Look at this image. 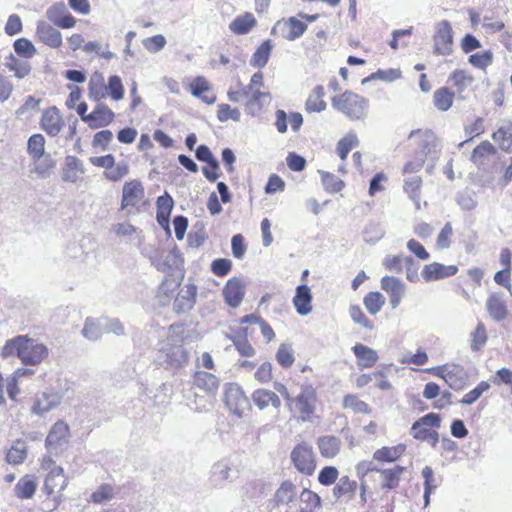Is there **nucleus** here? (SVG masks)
<instances>
[{
	"label": "nucleus",
	"instance_id": "423d86ee",
	"mask_svg": "<svg viewBox=\"0 0 512 512\" xmlns=\"http://www.w3.org/2000/svg\"><path fill=\"white\" fill-rule=\"evenodd\" d=\"M441 425V418L437 413H428L415 421L411 427V435L414 439L428 442L435 447L439 442L437 429Z\"/></svg>",
	"mask_w": 512,
	"mask_h": 512
},
{
	"label": "nucleus",
	"instance_id": "f257e3e1",
	"mask_svg": "<svg viewBox=\"0 0 512 512\" xmlns=\"http://www.w3.org/2000/svg\"><path fill=\"white\" fill-rule=\"evenodd\" d=\"M274 388L284 398L291 420L296 423H312L320 419L318 408L320 401L317 390L313 386L303 387L296 396H292L282 383H275Z\"/></svg>",
	"mask_w": 512,
	"mask_h": 512
},
{
	"label": "nucleus",
	"instance_id": "79ce46f5",
	"mask_svg": "<svg viewBox=\"0 0 512 512\" xmlns=\"http://www.w3.org/2000/svg\"><path fill=\"white\" fill-rule=\"evenodd\" d=\"M196 290L195 287L190 286L183 294L181 291L174 301V310L176 313H182L190 310L195 304Z\"/></svg>",
	"mask_w": 512,
	"mask_h": 512
},
{
	"label": "nucleus",
	"instance_id": "a878e982",
	"mask_svg": "<svg viewBox=\"0 0 512 512\" xmlns=\"http://www.w3.org/2000/svg\"><path fill=\"white\" fill-rule=\"evenodd\" d=\"M352 351L357 358V365L360 369L372 368L378 362V354L372 348L357 343L352 347Z\"/></svg>",
	"mask_w": 512,
	"mask_h": 512
},
{
	"label": "nucleus",
	"instance_id": "e433bc0d",
	"mask_svg": "<svg viewBox=\"0 0 512 512\" xmlns=\"http://www.w3.org/2000/svg\"><path fill=\"white\" fill-rule=\"evenodd\" d=\"M273 43L270 39L263 41L255 50L250 59V65L255 68H263L269 61Z\"/></svg>",
	"mask_w": 512,
	"mask_h": 512
},
{
	"label": "nucleus",
	"instance_id": "c756f323",
	"mask_svg": "<svg viewBox=\"0 0 512 512\" xmlns=\"http://www.w3.org/2000/svg\"><path fill=\"white\" fill-rule=\"evenodd\" d=\"M316 444L321 456L325 459L335 458L341 450L340 438L333 435L319 437Z\"/></svg>",
	"mask_w": 512,
	"mask_h": 512
},
{
	"label": "nucleus",
	"instance_id": "49530a36",
	"mask_svg": "<svg viewBox=\"0 0 512 512\" xmlns=\"http://www.w3.org/2000/svg\"><path fill=\"white\" fill-rule=\"evenodd\" d=\"M27 151L34 161H38L45 152V138L42 134H33L28 139Z\"/></svg>",
	"mask_w": 512,
	"mask_h": 512
},
{
	"label": "nucleus",
	"instance_id": "ea45409f",
	"mask_svg": "<svg viewBox=\"0 0 512 512\" xmlns=\"http://www.w3.org/2000/svg\"><path fill=\"white\" fill-rule=\"evenodd\" d=\"M27 458V446L26 443L17 439L13 442L11 447L8 449L6 453V461L12 465L22 464Z\"/></svg>",
	"mask_w": 512,
	"mask_h": 512
},
{
	"label": "nucleus",
	"instance_id": "c03bdc74",
	"mask_svg": "<svg viewBox=\"0 0 512 512\" xmlns=\"http://www.w3.org/2000/svg\"><path fill=\"white\" fill-rule=\"evenodd\" d=\"M359 145V139L354 132L343 136L336 145V152L342 161L347 159L348 154Z\"/></svg>",
	"mask_w": 512,
	"mask_h": 512
},
{
	"label": "nucleus",
	"instance_id": "bb28decb",
	"mask_svg": "<svg viewBox=\"0 0 512 512\" xmlns=\"http://www.w3.org/2000/svg\"><path fill=\"white\" fill-rule=\"evenodd\" d=\"M293 305L300 315H307L312 311V294L306 284L299 285L293 297Z\"/></svg>",
	"mask_w": 512,
	"mask_h": 512
},
{
	"label": "nucleus",
	"instance_id": "39448f33",
	"mask_svg": "<svg viewBox=\"0 0 512 512\" xmlns=\"http://www.w3.org/2000/svg\"><path fill=\"white\" fill-rule=\"evenodd\" d=\"M290 460L295 470L306 477L312 476L317 469V455L307 441H301L292 448Z\"/></svg>",
	"mask_w": 512,
	"mask_h": 512
},
{
	"label": "nucleus",
	"instance_id": "c85d7f7f",
	"mask_svg": "<svg viewBox=\"0 0 512 512\" xmlns=\"http://www.w3.org/2000/svg\"><path fill=\"white\" fill-rule=\"evenodd\" d=\"M88 96L92 101L99 102L108 97L107 84L101 72H94L88 83Z\"/></svg>",
	"mask_w": 512,
	"mask_h": 512
},
{
	"label": "nucleus",
	"instance_id": "dca6fc26",
	"mask_svg": "<svg viewBox=\"0 0 512 512\" xmlns=\"http://www.w3.org/2000/svg\"><path fill=\"white\" fill-rule=\"evenodd\" d=\"M35 37L39 42L53 49L60 48L63 43L61 32L43 20L37 22Z\"/></svg>",
	"mask_w": 512,
	"mask_h": 512
},
{
	"label": "nucleus",
	"instance_id": "4d7b16f0",
	"mask_svg": "<svg viewBox=\"0 0 512 512\" xmlns=\"http://www.w3.org/2000/svg\"><path fill=\"white\" fill-rule=\"evenodd\" d=\"M422 476L424 478V506H428L430 496L436 489L437 485L434 479V472L431 467L426 466L422 469Z\"/></svg>",
	"mask_w": 512,
	"mask_h": 512
},
{
	"label": "nucleus",
	"instance_id": "338daca9",
	"mask_svg": "<svg viewBox=\"0 0 512 512\" xmlns=\"http://www.w3.org/2000/svg\"><path fill=\"white\" fill-rule=\"evenodd\" d=\"M276 360L283 368L291 367L295 361L292 349L285 344H281L276 353Z\"/></svg>",
	"mask_w": 512,
	"mask_h": 512
},
{
	"label": "nucleus",
	"instance_id": "6ab92c4d",
	"mask_svg": "<svg viewBox=\"0 0 512 512\" xmlns=\"http://www.w3.org/2000/svg\"><path fill=\"white\" fill-rule=\"evenodd\" d=\"M115 119V114L106 104H98L86 117V124L91 129L103 128L110 125Z\"/></svg>",
	"mask_w": 512,
	"mask_h": 512
},
{
	"label": "nucleus",
	"instance_id": "f03ea898",
	"mask_svg": "<svg viewBox=\"0 0 512 512\" xmlns=\"http://www.w3.org/2000/svg\"><path fill=\"white\" fill-rule=\"evenodd\" d=\"M3 354L16 355L25 365H39L48 357V348L27 335H19L6 341Z\"/></svg>",
	"mask_w": 512,
	"mask_h": 512
},
{
	"label": "nucleus",
	"instance_id": "412c9836",
	"mask_svg": "<svg viewBox=\"0 0 512 512\" xmlns=\"http://www.w3.org/2000/svg\"><path fill=\"white\" fill-rule=\"evenodd\" d=\"M322 500L318 493L309 488H303L296 498L294 512H318Z\"/></svg>",
	"mask_w": 512,
	"mask_h": 512
},
{
	"label": "nucleus",
	"instance_id": "6e6552de",
	"mask_svg": "<svg viewBox=\"0 0 512 512\" xmlns=\"http://www.w3.org/2000/svg\"><path fill=\"white\" fill-rule=\"evenodd\" d=\"M70 437V429L66 422L57 421L50 429L46 440L45 446L47 451L59 457L67 449Z\"/></svg>",
	"mask_w": 512,
	"mask_h": 512
},
{
	"label": "nucleus",
	"instance_id": "7c9ffc66",
	"mask_svg": "<svg viewBox=\"0 0 512 512\" xmlns=\"http://www.w3.org/2000/svg\"><path fill=\"white\" fill-rule=\"evenodd\" d=\"M406 451L405 444H397L395 446H383L373 453V460L379 463L395 462L400 459Z\"/></svg>",
	"mask_w": 512,
	"mask_h": 512
},
{
	"label": "nucleus",
	"instance_id": "c9c22d12",
	"mask_svg": "<svg viewBox=\"0 0 512 512\" xmlns=\"http://www.w3.org/2000/svg\"><path fill=\"white\" fill-rule=\"evenodd\" d=\"M343 409L350 410L355 414L368 415L372 413L371 406L363 401L357 394H346L342 400Z\"/></svg>",
	"mask_w": 512,
	"mask_h": 512
},
{
	"label": "nucleus",
	"instance_id": "09e8293b",
	"mask_svg": "<svg viewBox=\"0 0 512 512\" xmlns=\"http://www.w3.org/2000/svg\"><path fill=\"white\" fill-rule=\"evenodd\" d=\"M189 360L188 352L182 345H172L167 352V362L172 367H181Z\"/></svg>",
	"mask_w": 512,
	"mask_h": 512
},
{
	"label": "nucleus",
	"instance_id": "bf43d9fd",
	"mask_svg": "<svg viewBox=\"0 0 512 512\" xmlns=\"http://www.w3.org/2000/svg\"><path fill=\"white\" fill-rule=\"evenodd\" d=\"M339 479V470L335 466H324L318 473L317 480L322 486L335 485Z\"/></svg>",
	"mask_w": 512,
	"mask_h": 512
},
{
	"label": "nucleus",
	"instance_id": "cd10ccee",
	"mask_svg": "<svg viewBox=\"0 0 512 512\" xmlns=\"http://www.w3.org/2000/svg\"><path fill=\"white\" fill-rule=\"evenodd\" d=\"M37 490V478L32 474L22 476L14 486V494L18 499L28 500L33 498Z\"/></svg>",
	"mask_w": 512,
	"mask_h": 512
},
{
	"label": "nucleus",
	"instance_id": "13d9d810",
	"mask_svg": "<svg viewBox=\"0 0 512 512\" xmlns=\"http://www.w3.org/2000/svg\"><path fill=\"white\" fill-rule=\"evenodd\" d=\"M321 180L325 191L331 194L338 193L345 187L343 180L329 172H324Z\"/></svg>",
	"mask_w": 512,
	"mask_h": 512
},
{
	"label": "nucleus",
	"instance_id": "b1692460",
	"mask_svg": "<svg viewBox=\"0 0 512 512\" xmlns=\"http://www.w3.org/2000/svg\"><path fill=\"white\" fill-rule=\"evenodd\" d=\"M174 206L173 198L165 192L156 200V219L165 230H169L170 215Z\"/></svg>",
	"mask_w": 512,
	"mask_h": 512
},
{
	"label": "nucleus",
	"instance_id": "0e129e2a",
	"mask_svg": "<svg viewBox=\"0 0 512 512\" xmlns=\"http://www.w3.org/2000/svg\"><path fill=\"white\" fill-rule=\"evenodd\" d=\"M113 497V487L110 484H102L91 494L90 499L93 503L101 504L110 501Z\"/></svg>",
	"mask_w": 512,
	"mask_h": 512
},
{
	"label": "nucleus",
	"instance_id": "774afa93",
	"mask_svg": "<svg viewBox=\"0 0 512 512\" xmlns=\"http://www.w3.org/2000/svg\"><path fill=\"white\" fill-rule=\"evenodd\" d=\"M57 403V396L54 394L48 395L43 393L38 397L34 403L33 410L36 413H43L50 410Z\"/></svg>",
	"mask_w": 512,
	"mask_h": 512
},
{
	"label": "nucleus",
	"instance_id": "72a5a7b5",
	"mask_svg": "<svg viewBox=\"0 0 512 512\" xmlns=\"http://www.w3.org/2000/svg\"><path fill=\"white\" fill-rule=\"evenodd\" d=\"M423 180L420 176H408L404 179L403 190L410 200H412L417 209H420L422 197Z\"/></svg>",
	"mask_w": 512,
	"mask_h": 512
},
{
	"label": "nucleus",
	"instance_id": "5fc2aeb1",
	"mask_svg": "<svg viewBox=\"0 0 512 512\" xmlns=\"http://www.w3.org/2000/svg\"><path fill=\"white\" fill-rule=\"evenodd\" d=\"M13 48L18 56L27 59L32 58L37 53L34 44L29 39L24 37L15 40Z\"/></svg>",
	"mask_w": 512,
	"mask_h": 512
},
{
	"label": "nucleus",
	"instance_id": "5701e85b",
	"mask_svg": "<svg viewBox=\"0 0 512 512\" xmlns=\"http://www.w3.org/2000/svg\"><path fill=\"white\" fill-rule=\"evenodd\" d=\"M218 378L206 371H196L193 375V386L207 396H215L219 389Z\"/></svg>",
	"mask_w": 512,
	"mask_h": 512
},
{
	"label": "nucleus",
	"instance_id": "f704fd0d",
	"mask_svg": "<svg viewBox=\"0 0 512 512\" xmlns=\"http://www.w3.org/2000/svg\"><path fill=\"white\" fill-rule=\"evenodd\" d=\"M84 173L81 161L75 156H68L62 169V179L65 182L75 183Z\"/></svg>",
	"mask_w": 512,
	"mask_h": 512
},
{
	"label": "nucleus",
	"instance_id": "4c0bfd02",
	"mask_svg": "<svg viewBox=\"0 0 512 512\" xmlns=\"http://www.w3.org/2000/svg\"><path fill=\"white\" fill-rule=\"evenodd\" d=\"M325 90L321 85L316 86L308 96L305 109L309 113L321 112L326 109V102L324 101Z\"/></svg>",
	"mask_w": 512,
	"mask_h": 512
},
{
	"label": "nucleus",
	"instance_id": "a211bd4d",
	"mask_svg": "<svg viewBox=\"0 0 512 512\" xmlns=\"http://www.w3.org/2000/svg\"><path fill=\"white\" fill-rule=\"evenodd\" d=\"M457 273L458 267L456 265H444L439 262L426 264L421 271V275L426 282L442 280Z\"/></svg>",
	"mask_w": 512,
	"mask_h": 512
},
{
	"label": "nucleus",
	"instance_id": "680f3d73",
	"mask_svg": "<svg viewBox=\"0 0 512 512\" xmlns=\"http://www.w3.org/2000/svg\"><path fill=\"white\" fill-rule=\"evenodd\" d=\"M240 117L241 113L238 108H233L226 103H221L217 106V119L220 122H226L228 120L238 122Z\"/></svg>",
	"mask_w": 512,
	"mask_h": 512
},
{
	"label": "nucleus",
	"instance_id": "864d4df0",
	"mask_svg": "<svg viewBox=\"0 0 512 512\" xmlns=\"http://www.w3.org/2000/svg\"><path fill=\"white\" fill-rule=\"evenodd\" d=\"M488 340L487 330L483 322H479L475 330L471 333V349L480 351Z\"/></svg>",
	"mask_w": 512,
	"mask_h": 512
},
{
	"label": "nucleus",
	"instance_id": "393cba45",
	"mask_svg": "<svg viewBox=\"0 0 512 512\" xmlns=\"http://www.w3.org/2000/svg\"><path fill=\"white\" fill-rule=\"evenodd\" d=\"M251 398L255 406L260 410H264L270 406L279 409L281 406L280 397L276 392L269 389H256L253 391Z\"/></svg>",
	"mask_w": 512,
	"mask_h": 512
},
{
	"label": "nucleus",
	"instance_id": "a19ab883",
	"mask_svg": "<svg viewBox=\"0 0 512 512\" xmlns=\"http://www.w3.org/2000/svg\"><path fill=\"white\" fill-rule=\"evenodd\" d=\"M495 153V147L489 141L485 140L473 149L470 160L475 165L481 166L484 165L488 158Z\"/></svg>",
	"mask_w": 512,
	"mask_h": 512
},
{
	"label": "nucleus",
	"instance_id": "9d476101",
	"mask_svg": "<svg viewBox=\"0 0 512 512\" xmlns=\"http://www.w3.org/2000/svg\"><path fill=\"white\" fill-rule=\"evenodd\" d=\"M67 485L68 478L64 474L63 468H54L47 473L44 479L43 492L47 497L57 500Z\"/></svg>",
	"mask_w": 512,
	"mask_h": 512
},
{
	"label": "nucleus",
	"instance_id": "6e6d98bb",
	"mask_svg": "<svg viewBox=\"0 0 512 512\" xmlns=\"http://www.w3.org/2000/svg\"><path fill=\"white\" fill-rule=\"evenodd\" d=\"M124 86L119 76L113 75L108 78L107 93L113 101H120L124 97Z\"/></svg>",
	"mask_w": 512,
	"mask_h": 512
},
{
	"label": "nucleus",
	"instance_id": "4468645a",
	"mask_svg": "<svg viewBox=\"0 0 512 512\" xmlns=\"http://www.w3.org/2000/svg\"><path fill=\"white\" fill-rule=\"evenodd\" d=\"M380 287L389 296L391 307L397 308L406 292L405 283L396 277L384 276L380 280Z\"/></svg>",
	"mask_w": 512,
	"mask_h": 512
},
{
	"label": "nucleus",
	"instance_id": "69168bd1",
	"mask_svg": "<svg viewBox=\"0 0 512 512\" xmlns=\"http://www.w3.org/2000/svg\"><path fill=\"white\" fill-rule=\"evenodd\" d=\"M129 173V166L126 162L122 161L114 164L108 171H104L106 179L112 182H118Z\"/></svg>",
	"mask_w": 512,
	"mask_h": 512
},
{
	"label": "nucleus",
	"instance_id": "2f4dec72",
	"mask_svg": "<svg viewBox=\"0 0 512 512\" xmlns=\"http://www.w3.org/2000/svg\"><path fill=\"white\" fill-rule=\"evenodd\" d=\"M382 478L381 487L384 490L396 489L406 468L396 465L392 468L377 470Z\"/></svg>",
	"mask_w": 512,
	"mask_h": 512
},
{
	"label": "nucleus",
	"instance_id": "58836bf2",
	"mask_svg": "<svg viewBox=\"0 0 512 512\" xmlns=\"http://www.w3.org/2000/svg\"><path fill=\"white\" fill-rule=\"evenodd\" d=\"M455 93L448 87H440L433 94V104L439 111L449 110L454 102Z\"/></svg>",
	"mask_w": 512,
	"mask_h": 512
},
{
	"label": "nucleus",
	"instance_id": "473e14b6",
	"mask_svg": "<svg viewBox=\"0 0 512 512\" xmlns=\"http://www.w3.org/2000/svg\"><path fill=\"white\" fill-rule=\"evenodd\" d=\"M257 25V20L253 13L245 12L244 14L238 15L229 24L230 31L235 35H244L249 33Z\"/></svg>",
	"mask_w": 512,
	"mask_h": 512
},
{
	"label": "nucleus",
	"instance_id": "2eb2a0df",
	"mask_svg": "<svg viewBox=\"0 0 512 512\" xmlns=\"http://www.w3.org/2000/svg\"><path fill=\"white\" fill-rule=\"evenodd\" d=\"M358 482L348 475L341 476L332 488V496L337 502L352 501L358 490Z\"/></svg>",
	"mask_w": 512,
	"mask_h": 512
},
{
	"label": "nucleus",
	"instance_id": "3c124183",
	"mask_svg": "<svg viewBox=\"0 0 512 512\" xmlns=\"http://www.w3.org/2000/svg\"><path fill=\"white\" fill-rule=\"evenodd\" d=\"M487 310L490 316L497 320H503L507 316V308L505 304L495 295H492L487 300Z\"/></svg>",
	"mask_w": 512,
	"mask_h": 512
},
{
	"label": "nucleus",
	"instance_id": "603ef678",
	"mask_svg": "<svg viewBox=\"0 0 512 512\" xmlns=\"http://www.w3.org/2000/svg\"><path fill=\"white\" fill-rule=\"evenodd\" d=\"M492 138L503 151H512V125L510 127H500L492 134Z\"/></svg>",
	"mask_w": 512,
	"mask_h": 512
},
{
	"label": "nucleus",
	"instance_id": "1a4fd4ad",
	"mask_svg": "<svg viewBox=\"0 0 512 512\" xmlns=\"http://www.w3.org/2000/svg\"><path fill=\"white\" fill-rule=\"evenodd\" d=\"M434 52L438 55H449L453 46V30L447 20H443L436 25L433 36Z\"/></svg>",
	"mask_w": 512,
	"mask_h": 512
},
{
	"label": "nucleus",
	"instance_id": "052dcab7",
	"mask_svg": "<svg viewBox=\"0 0 512 512\" xmlns=\"http://www.w3.org/2000/svg\"><path fill=\"white\" fill-rule=\"evenodd\" d=\"M468 62L473 67L486 70L493 62V53L490 50H485L471 54L468 58Z\"/></svg>",
	"mask_w": 512,
	"mask_h": 512
},
{
	"label": "nucleus",
	"instance_id": "0eeeda50",
	"mask_svg": "<svg viewBox=\"0 0 512 512\" xmlns=\"http://www.w3.org/2000/svg\"><path fill=\"white\" fill-rule=\"evenodd\" d=\"M296 498V486L291 481H283L269 501V512H294Z\"/></svg>",
	"mask_w": 512,
	"mask_h": 512
},
{
	"label": "nucleus",
	"instance_id": "f3484780",
	"mask_svg": "<svg viewBox=\"0 0 512 512\" xmlns=\"http://www.w3.org/2000/svg\"><path fill=\"white\" fill-rule=\"evenodd\" d=\"M46 16L55 26L62 29L73 28L77 23L76 18L66 10L63 3L51 5L46 11Z\"/></svg>",
	"mask_w": 512,
	"mask_h": 512
},
{
	"label": "nucleus",
	"instance_id": "4be33fe9",
	"mask_svg": "<svg viewBox=\"0 0 512 512\" xmlns=\"http://www.w3.org/2000/svg\"><path fill=\"white\" fill-rule=\"evenodd\" d=\"M474 80L473 75L465 69L454 70L448 78V81L455 90L453 92L459 98H464V93L472 89Z\"/></svg>",
	"mask_w": 512,
	"mask_h": 512
},
{
	"label": "nucleus",
	"instance_id": "37998d69",
	"mask_svg": "<svg viewBox=\"0 0 512 512\" xmlns=\"http://www.w3.org/2000/svg\"><path fill=\"white\" fill-rule=\"evenodd\" d=\"M5 66L19 79L25 78L31 72L30 64L27 61L17 58L13 54L6 57Z\"/></svg>",
	"mask_w": 512,
	"mask_h": 512
},
{
	"label": "nucleus",
	"instance_id": "e2e57ef3",
	"mask_svg": "<svg viewBox=\"0 0 512 512\" xmlns=\"http://www.w3.org/2000/svg\"><path fill=\"white\" fill-rule=\"evenodd\" d=\"M490 389V384L487 381H481L478 383V385L470 390L468 393H466L462 399L460 400L461 404L464 405H471L474 402H476L484 392L488 391Z\"/></svg>",
	"mask_w": 512,
	"mask_h": 512
},
{
	"label": "nucleus",
	"instance_id": "f8f14e48",
	"mask_svg": "<svg viewBox=\"0 0 512 512\" xmlns=\"http://www.w3.org/2000/svg\"><path fill=\"white\" fill-rule=\"evenodd\" d=\"M40 127L51 137H55L61 132L64 127V119L56 106H51L43 110L40 119Z\"/></svg>",
	"mask_w": 512,
	"mask_h": 512
},
{
	"label": "nucleus",
	"instance_id": "8fccbe9b",
	"mask_svg": "<svg viewBox=\"0 0 512 512\" xmlns=\"http://www.w3.org/2000/svg\"><path fill=\"white\" fill-rule=\"evenodd\" d=\"M363 304L372 315L377 314L385 304L384 296L378 291H372L365 295Z\"/></svg>",
	"mask_w": 512,
	"mask_h": 512
},
{
	"label": "nucleus",
	"instance_id": "9b49d317",
	"mask_svg": "<svg viewBox=\"0 0 512 512\" xmlns=\"http://www.w3.org/2000/svg\"><path fill=\"white\" fill-rule=\"evenodd\" d=\"M277 29L284 39L294 41L305 33L307 24L296 17H288L279 20L272 32L274 33Z\"/></svg>",
	"mask_w": 512,
	"mask_h": 512
},
{
	"label": "nucleus",
	"instance_id": "a18cd8bd",
	"mask_svg": "<svg viewBox=\"0 0 512 512\" xmlns=\"http://www.w3.org/2000/svg\"><path fill=\"white\" fill-rule=\"evenodd\" d=\"M239 323L241 325H243L245 323L258 324L260 326L262 335L265 337V339L268 342L273 340L275 337V333H274L272 327L260 315H257V314L246 315L240 319Z\"/></svg>",
	"mask_w": 512,
	"mask_h": 512
},
{
	"label": "nucleus",
	"instance_id": "ddd939ff",
	"mask_svg": "<svg viewBox=\"0 0 512 512\" xmlns=\"http://www.w3.org/2000/svg\"><path fill=\"white\" fill-rule=\"evenodd\" d=\"M187 88L194 97L200 99L207 105H212L216 102L217 96L213 90L212 84L204 76L193 78Z\"/></svg>",
	"mask_w": 512,
	"mask_h": 512
},
{
	"label": "nucleus",
	"instance_id": "20e7f679",
	"mask_svg": "<svg viewBox=\"0 0 512 512\" xmlns=\"http://www.w3.org/2000/svg\"><path fill=\"white\" fill-rule=\"evenodd\" d=\"M150 205L145 187L138 179L126 181L122 187L120 209L135 214L145 210Z\"/></svg>",
	"mask_w": 512,
	"mask_h": 512
},
{
	"label": "nucleus",
	"instance_id": "7ed1b4c3",
	"mask_svg": "<svg viewBox=\"0 0 512 512\" xmlns=\"http://www.w3.org/2000/svg\"><path fill=\"white\" fill-rule=\"evenodd\" d=\"M332 106L350 121L364 120L369 113V100L352 91L334 96Z\"/></svg>",
	"mask_w": 512,
	"mask_h": 512
},
{
	"label": "nucleus",
	"instance_id": "aec40b11",
	"mask_svg": "<svg viewBox=\"0 0 512 512\" xmlns=\"http://www.w3.org/2000/svg\"><path fill=\"white\" fill-rule=\"evenodd\" d=\"M245 296V285L240 278H230L223 288V297L227 305L238 307Z\"/></svg>",
	"mask_w": 512,
	"mask_h": 512
},
{
	"label": "nucleus",
	"instance_id": "de8ad7c7",
	"mask_svg": "<svg viewBox=\"0 0 512 512\" xmlns=\"http://www.w3.org/2000/svg\"><path fill=\"white\" fill-rule=\"evenodd\" d=\"M225 402L231 411L240 416L247 399L239 390H230L225 394Z\"/></svg>",
	"mask_w": 512,
	"mask_h": 512
}]
</instances>
